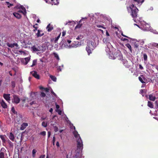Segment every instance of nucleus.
Here are the masks:
<instances>
[{"mask_svg": "<svg viewBox=\"0 0 158 158\" xmlns=\"http://www.w3.org/2000/svg\"><path fill=\"white\" fill-rule=\"evenodd\" d=\"M73 134L74 137L77 138H78L77 140V150H79L81 151L83 149V143L81 139L79 136V135L78 134V132L76 131H75L73 132Z\"/></svg>", "mask_w": 158, "mask_h": 158, "instance_id": "obj_1", "label": "nucleus"}, {"mask_svg": "<svg viewBox=\"0 0 158 158\" xmlns=\"http://www.w3.org/2000/svg\"><path fill=\"white\" fill-rule=\"evenodd\" d=\"M128 8H129L131 10V15L133 18V20L134 21L136 22L135 19L137 16L138 13L139 11L138 9L133 4L131 5L129 7H127V10H128Z\"/></svg>", "mask_w": 158, "mask_h": 158, "instance_id": "obj_2", "label": "nucleus"}, {"mask_svg": "<svg viewBox=\"0 0 158 158\" xmlns=\"http://www.w3.org/2000/svg\"><path fill=\"white\" fill-rule=\"evenodd\" d=\"M114 59H117L118 60H122L123 62V64L126 67H128L129 66V65L128 64V62L126 60H123L122 59V55L120 53H115L114 55Z\"/></svg>", "mask_w": 158, "mask_h": 158, "instance_id": "obj_3", "label": "nucleus"}, {"mask_svg": "<svg viewBox=\"0 0 158 158\" xmlns=\"http://www.w3.org/2000/svg\"><path fill=\"white\" fill-rule=\"evenodd\" d=\"M94 43L92 41H89L87 43V44L86 48V51L88 55L92 53V51L94 50Z\"/></svg>", "mask_w": 158, "mask_h": 158, "instance_id": "obj_4", "label": "nucleus"}, {"mask_svg": "<svg viewBox=\"0 0 158 158\" xmlns=\"http://www.w3.org/2000/svg\"><path fill=\"white\" fill-rule=\"evenodd\" d=\"M15 120L17 121V123H19L23 120L22 115L19 113H17L16 114Z\"/></svg>", "mask_w": 158, "mask_h": 158, "instance_id": "obj_5", "label": "nucleus"}, {"mask_svg": "<svg viewBox=\"0 0 158 158\" xmlns=\"http://www.w3.org/2000/svg\"><path fill=\"white\" fill-rule=\"evenodd\" d=\"M6 152V150L4 148H1L0 151V158H5V154ZM6 158H8L7 157Z\"/></svg>", "mask_w": 158, "mask_h": 158, "instance_id": "obj_6", "label": "nucleus"}, {"mask_svg": "<svg viewBox=\"0 0 158 158\" xmlns=\"http://www.w3.org/2000/svg\"><path fill=\"white\" fill-rule=\"evenodd\" d=\"M20 101V98L17 95H13V99L12 100V102L13 103L18 104L19 102Z\"/></svg>", "mask_w": 158, "mask_h": 158, "instance_id": "obj_7", "label": "nucleus"}, {"mask_svg": "<svg viewBox=\"0 0 158 158\" xmlns=\"http://www.w3.org/2000/svg\"><path fill=\"white\" fill-rule=\"evenodd\" d=\"M138 78L140 82L143 84L145 83L147 81V79L143 75H140V76Z\"/></svg>", "mask_w": 158, "mask_h": 158, "instance_id": "obj_8", "label": "nucleus"}, {"mask_svg": "<svg viewBox=\"0 0 158 158\" xmlns=\"http://www.w3.org/2000/svg\"><path fill=\"white\" fill-rule=\"evenodd\" d=\"M30 59V57H28L22 59L21 60V62L24 65H26L27 64L28 62Z\"/></svg>", "mask_w": 158, "mask_h": 158, "instance_id": "obj_9", "label": "nucleus"}, {"mask_svg": "<svg viewBox=\"0 0 158 158\" xmlns=\"http://www.w3.org/2000/svg\"><path fill=\"white\" fill-rule=\"evenodd\" d=\"M30 73L35 78L39 79L40 78V77L39 74L37 73L36 71H34L30 72Z\"/></svg>", "mask_w": 158, "mask_h": 158, "instance_id": "obj_10", "label": "nucleus"}, {"mask_svg": "<svg viewBox=\"0 0 158 158\" xmlns=\"http://www.w3.org/2000/svg\"><path fill=\"white\" fill-rule=\"evenodd\" d=\"M87 19L86 17H85V18H82L81 20H80V21L78 23V24L77 25V26L75 27V29H77L78 28H80L81 27L82 25V23H80L83 20V19Z\"/></svg>", "mask_w": 158, "mask_h": 158, "instance_id": "obj_11", "label": "nucleus"}, {"mask_svg": "<svg viewBox=\"0 0 158 158\" xmlns=\"http://www.w3.org/2000/svg\"><path fill=\"white\" fill-rule=\"evenodd\" d=\"M31 49L34 52L40 51V46H37L36 47L35 46H33L31 48Z\"/></svg>", "mask_w": 158, "mask_h": 158, "instance_id": "obj_12", "label": "nucleus"}, {"mask_svg": "<svg viewBox=\"0 0 158 158\" xmlns=\"http://www.w3.org/2000/svg\"><path fill=\"white\" fill-rule=\"evenodd\" d=\"M10 94H3V97L7 101H10Z\"/></svg>", "mask_w": 158, "mask_h": 158, "instance_id": "obj_13", "label": "nucleus"}, {"mask_svg": "<svg viewBox=\"0 0 158 158\" xmlns=\"http://www.w3.org/2000/svg\"><path fill=\"white\" fill-rule=\"evenodd\" d=\"M22 10H19L17 11V12H18L19 13H21L24 15H25L26 14V9L24 7H21Z\"/></svg>", "mask_w": 158, "mask_h": 158, "instance_id": "obj_14", "label": "nucleus"}, {"mask_svg": "<svg viewBox=\"0 0 158 158\" xmlns=\"http://www.w3.org/2000/svg\"><path fill=\"white\" fill-rule=\"evenodd\" d=\"M53 27L52 26V25H51L50 23H49L46 27V29L47 30L48 32L51 31L53 29Z\"/></svg>", "mask_w": 158, "mask_h": 158, "instance_id": "obj_15", "label": "nucleus"}, {"mask_svg": "<svg viewBox=\"0 0 158 158\" xmlns=\"http://www.w3.org/2000/svg\"><path fill=\"white\" fill-rule=\"evenodd\" d=\"M13 15L15 17L18 19H20L22 17L21 15L18 12H14L13 13Z\"/></svg>", "mask_w": 158, "mask_h": 158, "instance_id": "obj_16", "label": "nucleus"}, {"mask_svg": "<svg viewBox=\"0 0 158 158\" xmlns=\"http://www.w3.org/2000/svg\"><path fill=\"white\" fill-rule=\"evenodd\" d=\"M28 124L27 123H23L21 125L20 127V129L23 130H24L28 126Z\"/></svg>", "mask_w": 158, "mask_h": 158, "instance_id": "obj_17", "label": "nucleus"}, {"mask_svg": "<svg viewBox=\"0 0 158 158\" xmlns=\"http://www.w3.org/2000/svg\"><path fill=\"white\" fill-rule=\"evenodd\" d=\"M42 31L41 30H37V33L36 34V36L37 37H41L44 34V33H41L42 32Z\"/></svg>", "mask_w": 158, "mask_h": 158, "instance_id": "obj_18", "label": "nucleus"}, {"mask_svg": "<svg viewBox=\"0 0 158 158\" xmlns=\"http://www.w3.org/2000/svg\"><path fill=\"white\" fill-rule=\"evenodd\" d=\"M1 104L2 107L4 108H6L7 107V105L3 100H2L1 102Z\"/></svg>", "mask_w": 158, "mask_h": 158, "instance_id": "obj_19", "label": "nucleus"}, {"mask_svg": "<svg viewBox=\"0 0 158 158\" xmlns=\"http://www.w3.org/2000/svg\"><path fill=\"white\" fill-rule=\"evenodd\" d=\"M9 139L12 141H14L15 139V137L13 134L12 132H10V135L9 136Z\"/></svg>", "mask_w": 158, "mask_h": 158, "instance_id": "obj_20", "label": "nucleus"}, {"mask_svg": "<svg viewBox=\"0 0 158 158\" xmlns=\"http://www.w3.org/2000/svg\"><path fill=\"white\" fill-rule=\"evenodd\" d=\"M6 137V136L5 135H0V138L2 140L3 143H5L6 142V140L5 139Z\"/></svg>", "mask_w": 158, "mask_h": 158, "instance_id": "obj_21", "label": "nucleus"}, {"mask_svg": "<svg viewBox=\"0 0 158 158\" xmlns=\"http://www.w3.org/2000/svg\"><path fill=\"white\" fill-rule=\"evenodd\" d=\"M149 99L150 100L152 101H154L156 99V97L154 96L152 94H151L149 95Z\"/></svg>", "mask_w": 158, "mask_h": 158, "instance_id": "obj_22", "label": "nucleus"}, {"mask_svg": "<svg viewBox=\"0 0 158 158\" xmlns=\"http://www.w3.org/2000/svg\"><path fill=\"white\" fill-rule=\"evenodd\" d=\"M134 2H137L138 4L141 5L144 2V0H133Z\"/></svg>", "mask_w": 158, "mask_h": 158, "instance_id": "obj_23", "label": "nucleus"}, {"mask_svg": "<svg viewBox=\"0 0 158 158\" xmlns=\"http://www.w3.org/2000/svg\"><path fill=\"white\" fill-rule=\"evenodd\" d=\"M148 106L151 108H153V105L152 102L148 101Z\"/></svg>", "mask_w": 158, "mask_h": 158, "instance_id": "obj_24", "label": "nucleus"}, {"mask_svg": "<svg viewBox=\"0 0 158 158\" xmlns=\"http://www.w3.org/2000/svg\"><path fill=\"white\" fill-rule=\"evenodd\" d=\"M8 143L9 144L10 148H13V143L12 142H11L9 140H8Z\"/></svg>", "mask_w": 158, "mask_h": 158, "instance_id": "obj_25", "label": "nucleus"}, {"mask_svg": "<svg viewBox=\"0 0 158 158\" xmlns=\"http://www.w3.org/2000/svg\"><path fill=\"white\" fill-rule=\"evenodd\" d=\"M54 5H57L59 3V0H50Z\"/></svg>", "mask_w": 158, "mask_h": 158, "instance_id": "obj_26", "label": "nucleus"}, {"mask_svg": "<svg viewBox=\"0 0 158 158\" xmlns=\"http://www.w3.org/2000/svg\"><path fill=\"white\" fill-rule=\"evenodd\" d=\"M50 77L51 78V79L54 81H56V77L53 76L52 75H50Z\"/></svg>", "mask_w": 158, "mask_h": 158, "instance_id": "obj_27", "label": "nucleus"}, {"mask_svg": "<svg viewBox=\"0 0 158 158\" xmlns=\"http://www.w3.org/2000/svg\"><path fill=\"white\" fill-rule=\"evenodd\" d=\"M125 45L130 50L131 52H132L131 47L130 44H126Z\"/></svg>", "mask_w": 158, "mask_h": 158, "instance_id": "obj_28", "label": "nucleus"}, {"mask_svg": "<svg viewBox=\"0 0 158 158\" xmlns=\"http://www.w3.org/2000/svg\"><path fill=\"white\" fill-rule=\"evenodd\" d=\"M47 122L43 121L42 123V125L43 127H46L47 126Z\"/></svg>", "mask_w": 158, "mask_h": 158, "instance_id": "obj_29", "label": "nucleus"}, {"mask_svg": "<svg viewBox=\"0 0 158 158\" xmlns=\"http://www.w3.org/2000/svg\"><path fill=\"white\" fill-rule=\"evenodd\" d=\"M53 54V55L54 56V57L55 58H56V59L58 60H59L60 59L59 56L58 55V54L56 53L55 52H54Z\"/></svg>", "mask_w": 158, "mask_h": 158, "instance_id": "obj_30", "label": "nucleus"}, {"mask_svg": "<svg viewBox=\"0 0 158 158\" xmlns=\"http://www.w3.org/2000/svg\"><path fill=\"white\" fill-rule=\"evenodd\" d=\"M11 110L12 112L14 114H16L18 113L17 111H15V108L13 106L11 108Z\"/></svg>", "mask_w": 158, "mask_h": 158, "instance_id": "obj_31", "label": "nucleus"}, {"mask_svg": "<svg viewBox=\"0 0 158 158\" xmlns=\"http://www.w3.org/2000/svg\"><path fill=\"white\" fill-rule=\"evenodd\" d=\"M37 152V151L35 149H33L32 150V156L33 157H35V153Z\"/></svg>", "mask_w": 158, "mask_h": 158, "instance_id": "obj_32", "label": "nucleus"}, {"mask_svg": "<svg viewBox=\"0 0 158 158\" xmlns=\"http://www.w3.org/2000/svg\"><path fill=\"white\" fill-rule=\"evenodd\" d=\"M60 35H61V33H60V34L57 36V37L56 38H55V40H54L55 43H56L57 42V41L58 40L59 38H60Z\"/></svg>", "mask_w": 158, "mask_h": 158, "instance_id": "obj_33", "label": "nucleus"}, {"mask_svg": "<svg viewBox=\"0 0 158 158\" xmlns=\"http://www.w3.org/2000/svg\"><path fill=\"white\" fill-rule=\"evenodd\" d=\"M37 63V60H33V62H32V64L31 65V67H32L34 66H35L36 64Z\"/></svg>", "mask_w": 158, "mask_h": 158, "instance_id": "obj_34", "label": "nucleus"}, {"mask_svg": "<svg viewBox=\"0 0 158 158\" xmlns=\"http://www.w3.org/2000/svg\"><path fill=\"white\" fill-rule=\"evenodd\" d=\"M104 26V25H99V24H96V26L98 27L102 28L103 29H105L106 27H104V26Z\"/></svg>", "mask_w": 158, "mask_h": 158, "instance_id": "obj_35", "label": "nucleus"}, {"mask_svg": "<svg viewBox=\"0 0 158 158\" xmlns=\"http://www.w3.org/2000/svg\"><path fill=\"white\" fill-rule=\"evenodd\" d=\"M152 45L153 47L157 48H158V44L157 43H153L152 44Z\"/></svg>", "mask_w": 158, "mask_h": 158, "instance_id": "obj_36", "label": "nucleus"}, {"mask_svg": "<svg viewBox=\"0 0 158 158\" xmlns=\"http://www.w3.org/2000/svg\"><path fill=\"white\" fill-rule=\"evenodd\" d=\"M38 24L37 23H35V25H34L33 26V27L35 28V29L33 30L34 31H36L37 30V29L38 28V27L37 26H35V25H38Z\"/></svg>", "mask_w": 158, "mask_h": 158, "instance_id": "obj_37", "label": "nucleus"}, {"mask_svg": "<svg viewBox=\"0 0 158 158\" xmlns=\"http://www.w3.org/2000/svg\"><path fill=\"white\" fill-rule=\"evenodd\" d=\"M6 3L8 5V7H10L12 6H13V4H11L10 3L8 2H6Z\"/></svg>", "mask_w": 158, "mask_h": 158, "instance_id": "obj_38", "label": "nucleus"}, {"mask_svg": "<svg viewBox=\"0 0 158 158\" xmlns=\"http://www.w3.org/2000/svg\"><path fill=\"white\" fill-rule=\"evenodd\" d=\"M143 57L144 60L145 61H146L147 60L148 56H147V55L146 54H143Z\"/></svg>", "mask_w": 158, "mask_h": 158, "instance_id": "obj_39", "label": "nucleus"}, {"mask_svg": "<svg viewBox=\"0 0 158 158\" xmlns=\"http://www.w3.org/2000/svg\"><path fill=\"white\" fill-rule=\"evenodd\" d=\"M146 92V89H141L140 90V93L142 94L144 92Z\"/></svg>", "mask_w": 158, "mask_h": 158, "instance_id": "obj_40", "label": "nucleus"}, {"mask_svg": "<svg viewBox=\"0 0 158 158\" xmlns=\"http://www.w3.org/2000/svg\"><path fill=\"white\" fill-rule=\"evenodd\" d=\"M40 134L43 136H44L46 135V132L45 131H42L40 133Z\"/></svg>", "mask_w": 158, "mask_h": 158, "instance_id": "obj_41", "label": "nucleus"}, {"mask_svg": "<svg viewBox=\"0 0 158 158\" xmlns=\"http://www.w3.org/2000/svg\"><path fill=\"white\" fill-rule=\"evenodd\" d=\"M7 46L9 47H10L11 48H14V46H13V44L8 43L7 44Z\"/></svg>", "mask_w": 158, "mask_h": 158, "instance_id": "obj_42", "label": "nucleus"}, {"mask_svg": "<svg viewBox=\"0 0 158 158\" xmlns=\"http://www.w3.org/2000/svg\"><path fill=\"white\" fill-rule=\"evenodd\" d=\"M155 108L157 109L158 108V102L157 101H156L155 102Z\"/></svg>", "mask_w": 158, "mask_h": 158, "instance_id": "obj_43", "label": "nucleus"}, {"mask_svg": "<svg viewBox=\"0 0 158 158\" xmlns=\"http://www.w3.org/2000/svg\"><path fill=\"white\" fill-rule=\"evenodd\" d=\"M56 112H58L59 114L61 115L62 112L61 110H60L56 109Z\"/></svg>", "mask_w": 158, "mask_h": 158, "instance_id": "obj_44", "label": "nucleus"}, {"mask_svg": "<svg viewBox=\"0 0 158 158\" xmlns=\"http://www.w3.org/2000/svg\"><path fill=\"white\" fill-rule=\"evenodd\" d=\"M46 96L44 92H41L40 94V96L42 97H44Z\"/></svg>", "mask_w": 158, "mask_h": 158, "instance_id": "obj_45", "label": "nucleus"}, {"mask_svg": "<svg viewBox=\"0 0 158 158\" xmlns=\"http://www.w3.org/2000/svg\"><path fill=\"white\" fill-rule=\"evenodd\" d=\"M54 131L55 132H57L58 131V128L56 126H54Z\"/></svg>", "mask_w": 158, "mask_h": 158, "instance_id": "obj_46", "label": "nucleus"}, {"mask_svg": "<svg viewBox=\"0 0 158 158\" xmlns=\"http://www.w3.org/2000/svg\"><path fill=\"white\" fill-rule=\"evenodd\" d=\"M55 140H56V138H55V137L54 136L53 137V139H52V143H53V145H55Z\"/></svg>", "mask_w": 158, "mask_h": 158, "instance_id": "obj_47", "label": "nucleus"}, {"mask_svg": "<svg viewBox=\"0 0 158 158\" xmlns=\"http://www.w3.org/2000/svg\"><path fill=\"white\" fill-rule=\"evenodd\" d=\"M13 46H14V47L15 46L17 48H18L19 46L17 44V43H14L13 44Z\"/></svg>", "mask_w": 158, "mask_h": 158, "instance_id": "obj_48", "label": "nucleus"}, {"mask_svg": "<svg viewBox=\"0 0 158 158\" xmlns=\"http://www.w3.org/2000/svg\"><path fill=\"white\" fill-rule=\"evenodd\" d=\"M66 32L65 31H63L62 32V36H64L66 34Z\"/></svg>", "mask_w": 158, "mask_h": 158, "instance_id": "obj_49", "label": "nucleus"}, {"mask_svg": "<svg viewBox=\"0 0 158 158\" xmlns=\"http://www.w3.org/2000/svg\"><path fill=\"white\" fill-rule=\"evenodd\" d=\"M139 68L141 70H142L143 69V67L141 65H139Z\"/></svg>", "mask_w": 158, "mask_h": 158, "instance_id": "obj_50", "label": "nucleus"}, {"mask_svg": "<svg viewBox=\"0 0 158 158\" xmlns=\"http://www.w3.org/2000/svg\"><path fill=\"white\" fill-rule=\"evenodd\" d=\"M45 155H41L40 157V158H45Z\"/></svg>", "mask_w": 158, "mask_h": 158, "instance_id": "obj_51", "label": "nucleus"}, {"mask_svg": "<svg viewBox=\"0 0 158 158\" xmlns=\"http://www.w3.org/2000/svg\"><path fill=\"white\" fill-rule=\"evenodd\" d=\"M139 45L138 44H134V47L135 48H137L138 47Z\"/></svg>", "mask_w": 158, "mask_h": 158, "instance_id": "obj_52", "label": "nucleus"}, {"mask_svg": "<svg viewBox=\"0 0 158 158\" xmlns=\"http://www.w3.org/2000/svg\"><path fill=\"white\" fill-rule=\"evenodd\" d=\"M121 40L123 41H128V40L126 38H122Z\"/></svg>", "mask_w": 158, "mask_h": 158, "instance_id": "obj_53", "label": "nucleus"}, {"mask_svg": "<svg viewBox=\"0 0 158 158\" xmlns=\"http://www.w3.org/2000/svg\"><path fill=\"white\" fill-rule=\"evenodd\" d=\"M51 132L50 131H48V137L49 138L51 135Z\"/></svg>", "mask_w": 158, "mask_h": 158, "instance_id": "obj_54", "label": "nucleus"}, {"mask_svg": "<svg viewBox=\"0 0 158 158\" xmlns=\"http://www.w3.org/2000/svg\"><path fill=\"white\" fill-rule=\"evenodd\" d=\"M56 145L57 147H59L60 146L59 143L58 142H57L56 143Z\"/></svg>", "mask_w": 158, "mask_h": 158, "instance_id": "obj_55", "label": "nucleus"}, {"mask_svg": "<svg viewBox=\"0 0 158 158\" xmlns=\"http://www.w3.org/2000/svg\"><path fill=\"white\" fill-rule=\"evenodd\" d=\"M51 93L53 94L54 96H56V94L52 90L51 91Z\"/></svg>", "mask_w": 158, "mask_h": 158, "instance_id": "obj_56", "label": "nucleus"}, {"mask_svg": "<svg viewBox=\"0 0 158 158\" xmlns=\"http://www.w3.org/2000/svg\"><path fill=\"white\" fill-rule=\"evenodd\" d=\"M44 89L46 92H48L49 91V89L48 88H45Z\"/></svg>", "mask_w": 158, "mask_h": 158, "instance_id": "obj_57", "label": "nucleus"}, {"mask_svg": "<svg viewBox=\"0 0 158 158\" xmlns=\"http://www.w3.org/2000/svg\"><path fill=\"white\" fill-rule=\"evenodd\" d=\"M56 108L57 109H59L60 108V106L56 104Z\"/></svg>", "mask_w": 158, "mask_h": 158, "instance_id": "obj_58", "label": "nucleus"}, {"mask_svg": "<svg viewBox=\"0 0 158 158\" xmlns=\"http://www.w3.org/2000/svg\"><path fill=\"white\" fill-rule=\"evenodd\" d=\"M106 35L107 36H109V33L108 32V31H106Z\"/></svg>", "mask_w": 158, "mask_h": 158, "instance_id": "obj_59", "label": "nucleus"}, {"mask_svg": "<svg viewBox=\"0 0 158 158\" xmlns=\"http://www.w3.org/2000/svg\"><path fill=\"white\" fill-rule=\"evenodd\" d=\"M49 111L51 113H52V111H53V109H52V108H51L49 110Z\"/></svg>", "mask_w": 158, "mask_h": 158, "instance_id": "obj_60", "label": "nucleus"}, {"mask_svg": "<svg viewBox=\"0 0 158 158\" xmlns=\"http://www.w3.org/2000/svg\"><path fill=\"white\" fill-rule=\"evenodd\" d=\"M46 117H42L41 118V119L42 120H44L45 119H46Z\"/></svg>", "mask_w": 158, "mask_h": 158, "instance_id": "obj_61", "label": "nucleus"}, {"mask_svg": "<svg viewBox=\"0 0 158 158\" xmlns=\"http://www.w3.org/2000/svg\"><path fill=\"white\" fill-rule=\"evenodd\" d=\"M122 36H123L124 37H127V38H130L128 37V36L123 35V33H122Z\"/></svg>", "mask_w": 158, "mask_h": 158, "instance_id": "obj_62", "label": "nucleus"}, {"mask_svg": "<svg viewBox=\"0 0 158 158\" xmlns=\"http://www.w3.org/2000/svg\"><path fill=\"white\" fill-rule=\"evenodd\" d=\"M58 71H61V69L60 68V67H59V68H58Z\"/></svg>", "mask_w": 158, "mask_h": 158, "instance_id": "obj_63", "label": "nucleus"}, {"mask_svg": "<svg viewBox=\"0 0 158 158\" xmlns=\"http://www.w3.org/2000/svg\"><path fill=\"white\" fill-rule=\"evenodd\" d=\"M67 42L69 44H70L71 42V41L70 40H67Z\"/></svg>", "mask_w": 158, "mask_h": 158, "instance_id": "obj_64", "label": "nucleus"}]
</instances>
